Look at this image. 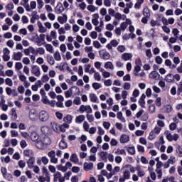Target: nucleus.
I'll return each instance as SVG.
<instances>
[{
	"instance_id": "nucleus-1",
	"label": "nucleus",
	"mask_w": 182,
	"mask_h": 182,
	"mask_svg": "<svg viewBox=\"0 0 182 182\" xmlns=\"http://www.w3.org/2000/svg\"><path fill=\"white\" fill-rule=\"evenodd\" d=\"M38 119L40 122H42L43 123L48 122L49 120V112L46 110H41L38 113Z\"/></svg>"
},
{
	"instance_id": "nucleus-2",
	"label": "nucleus",
	"mask_w": 182,
	"mask_h": 182,
	"mask_svg": "<svg viewBox=\"0 0 182 182\" xmlns=\"http://www.w3.org/2000/svg\"><path fill=\"white\" fill-rule=\"evenodd\" d=\"M164 134L167 139V140H168V141H177V140H178V138L180 137L178 136V134H171V132H170V131L166 130L164 132Z\"/></svg>"
},
{
	"instance_id": "nucleus-3",
	"label": "nucleus",
	"mask_w": 182,
	"mask_h": 182,
	"mask_svg": "<svg viewBox=\"0 0 182 182\" xmlns=\"http://www.w3.org/2000/svg\"><path fill=\"white\" fill-rule=\"evenodd\" d=\"M80 112L81 113H85V112H86L87 113H93V109H92V107H90V105H81L80 107Z\"/></svg>"
},
{
	"instance_id": "nucleus-4",
	"label": "nucleus",
	"mask_w": 182,
	"mask_h": 182,
	"mask_svg": "<svg viewBox=\"0 0 182 182\" xmlns=\"http://www.w3.org/2000/svg\"><path fill=\"white\" fill-rule=\"evenodd\" d=\"M11 53V50L8 49V48H4L3 49V60L4 62H8L11 59V55H9Z\"/></svg>"
},
{
	"instance_id": "nucleus-5",
	"label": "nucleus",
	"mask_w": 182,
	"mask_h": 182,
	"mask_svg": "<svg viewBox=\"0 0 182 182\" xmlns=\"http://www.w3.org/2000/svg\"><path fill=\"white\" fill-rule=\"evenodd\" d=\"M31 73L34 75V76L39 77V76H41V68L38 65H31Z\"/></svg>"
},
{
	"instance_id": "nucleus-6",
	"label": "nucleus",
	"mask_w": 182,
	"mask_h": 182,
	"mask_svg": "<svg viewBox=\"0 0 182 182\" xmlns=\"http://www.w3.org/2000/svg\"><path fill=\"white\" fill-rule=\"evenodd\" d=\"M53 181L54 182H64L65 181V177L62 176V173L59 171L56 172L53 175Z\"/></svg>"
},
{
	"instance_id": "nucleus-7",
	"label": "nucleus",
	"mask_w": 182,
	"mask_h": 182,
	"mask_svg": "<svg viewBox=\"0 0 182 182\" xmlns=\"http://www.w3.org/2000/svg\"><path fill=\"white\" fill-rule=\"evenodd\" d=\"M129 25H132V20L129 18H126V21L121 23L119 28L121 31H126Z\"/></svg>"
},
{
	"instance_id": "nucleus-8",
	"label": "nucleus",
	"mask_w": 182,
	"mask_h": 182,
	"mask_svg": "<svg viewBox=\"0 0 182 182\" xmlns=\"http://www.w3.org/2000/svg\"><path fill=\"white\" fill-rule=\"evenodd\" d=\"M119 45V41L117 40H112L110 41L109 44L106 46V48L108 49V50H112L113 48H116Z\"/></svg>"
},
{
	"instance_id": "nucleus-9",
	"label": "nucleus",
	"mask_w": 182,
	"mask_h": 182,
	"mask_svg": "<svg viewBox=\"0 0 182 182\" xmlns=\"http://www.w3.org/2000/svg\"><path fill=\"white\" fill-rule=\"evenodd\" d=\"M95 168V164L92 162H85L84 163V170L85 171H90Z\"/></svg>"
},
{
	"instance_id": "nucleus-10",
	"label": "nucleus",
	"mask_w": 182,
	"mask_h": 182,
	"mask_svg": "<svg viewBox=\"0 0 182 182\" xmlns=\"http://www.w3.org/2000/svg\"><path fill=\"white\" fill-rule=\"evenodd\" d=\"M35 146L39 150H45V146L43 145V142L42 141V138L40 137L39 139L35 141Z\"/></svg>"
},
{
	"instance_id": "nucleus-11",
	"label": "nucleus",
	"mask_w": 182,
	"mask_h": 182,
	"mask_svg": "<svg viewBox=\"0 0 182 182\" xmlns=\"http://www.w3.org/2000/svg\"><path fill=\"white\" fill-rule=\"evenodd\" d=\"M30 139L32 141L35 143L36 141H38V140L40 139L41 137L39 136V134H38V132L33 131L30 134Z\"/></svg>"
},
{
	"instance_id": "nucleus-12",
	"label": "nucleus",
	"mask_w": 182,
	"mask_h": 182,
	"mask_svg": "<svg viewBox=\"0 0 182 182\" xmlns=\"http://www.w3.org/2000/svg\"><path fill=\"white\" fill-rule=\"evenodd\" d=\"M100 56L102 59H104V60H109V59H110V53L107 51H100Z\"/></svg>"
},
{
	"instance_id": "nucleus-13",
	"label": "nucleus",
	"mask_w": 182,
	"mask_h": 182,
	"mask_svg": "<svg viewBox=\"0 0 182 182\" xmlns=\"http://www.w3.org/2000/svg\"><path fill=\"white\" fill-rule=\"evenodd\" d=\"M132 58H133V54L131 53H124L122 55V59L127 62V60H132Z\"/></svg>"
},
{
	"instance_id": "nucleus-14",
	"label": "nucleus",
	"mask_w": 182,
	"mask_h": 182,
	"mask_svg": "<svg viewBox=\"0 0 182 182\" xmlns=\"http://www.w3.org/2000/svg\"><path fill=\"white\" fill-rule=\"evenodd\" d=\"M41 140L43 141L44 149H46V147H48V146L50 145V143H52V141H50V138L48 136L41 137Z\"/></svg>"
},
{
	"instance_id": "nucleus-15",
	"label": "nucleus",
	"mask_w": 182,
	"mask_h": 182,
	"mask_svg": "<svg viewBox=\"0 0 182 182\" xmlns=\"http://www.w3.org/2000/svg\"><path fill=\"white\" fill-rule=\"evenodd\" d=\"M39 182H50V176L43 175L38 178Z\"/></svg>"
},
{
	"instance_id": "nucleus-16",
	"label": "nucleus",
	"mask_w": 182,
	"mask_h": 182,
	"mask_svg": "<svg viewBox=\"0 0 182 182\" xmlns=\"http://www.w3.org/2000/svg\"><path fill=\"white\" fill-rule=\"evenodd\" d=\"M23 156L28 159L33 158V151L32 149H25L23 151Z\"/></svg>"
},
{
	"instance_id": "nucleus-17",
	"label": "nucleus",
	"mask_w": 182,
	"mask_h": 182,
	"mask_svg": "<svg viewBox=\"0 0 182 182\" xmlns=\"http://www.w3.org/2000/svg\"><path fill=\"white\" fill-rule=\"evenodd\" d=\"M36 116H37L36 110L31 109L29 112L30 120H31L32 122H35V120H36Z\"/></svg>"
},
{
	"instance_id": "nucleus-18",
	"label": "nucleus",
	"mask_w": 182,
	"mask_h": 182,
	"mask_svg": "<svg viewBox=\"0 0 182 182\" xmlns=\"http://www.w3.org/2000/svg\"><path fill=\"white\" fill-rule=\"evenodd\" d=\"M22 56H23V54L21 52L14 53L12 59L17 61L21 60V59H22Z\"/></svg>"
},
{
	"instance_id": "nucleus-19",
	"label": "nucleus",
	"mask_w": 182,
	"mask_h": 182,
	"mask_svg": "<svg viewBox=\"0 0 182 182\" xmlns=\"http://www.w3.org/2000/svg\"><path fill=\"white\" fill-rule=\"evenodd\" d=\"M149 77L150 79H154V80H159L160 78V74H159L157 71H153L149 73Z\"/></svg>"
},
{
	"instance_id": "nucleus-20",
	"label": "nucleus",
	"mask_w": 182,
	"mask_h": 182,
	"mask_svg": "<svg viewBox=\"0 0 182 182\" xmlns=\"http://www.w3.org/2000/svg\"><path fill=\"white\" fill-rule=\"evenodd\" d=\"M85 119H86V116L83 114L79 115L75 118V123H77V124H81V123L82 122H85Z\"/></svg>"
},
{
	"instance_id": "nucleus-21",
	"label": "nucleus",
	"mask_w": 182,
	"mask_h": 182,
	"mask_svg": "<svg viewBox=\"0 0 182 182\" xmlns=\"http://www.w3.org/2000/svg\"><path fill=\"white\" fill-rule=\"evenodd\" d=\"M58 21L61 23V25L66 23V22H68V16L66 14H63V16H59L58 18Z\"/></svg>"
},
{
	"instance_id": "nucleus-22",
	"label": "nucleus",
	"mask_w": 182,
	"mask_h": 182,
	"mask_svg": "<svg viewBox=\"0 0 182 182\" xmlns=\"http://www.w3.org/2000/svg\"><path fill=\"white\" fill-rule=\"evenodd\" d=\"M37 25L39 28V32L40 33H45L47 32L48 29H46V28H45V26H43V24L42 23V22L38 21L37 23Z\"/></svg>"
},
{
	"instance_id": "nucleus-23",
	"label": "nucleus",
	"mask_w": 182,
	"mask_h": 182,
	"mask_svg": "<svg viewBox=\"0 0 182 182\" xmlns=\"http://www.w3.org/2000/svg\"><path fill=\"white\" fill-rule=\"evenodd\" d=\"M93 18L92 19V23L94 25V26H97V25H99V14H93Z\"/></svg>"
},
{
	"instance_id": "nucleus-24",
	"label": "nucleus",
	"mask_w": 182,
	"mask_h": 182,
	"mask_svg": "<svg viewBox=\"0 0 182 182\" xmlns=\"http://www.w3.org/2000/svg\"><path fill=\"white\" fill-rule=\"evenodd\" d=\"M89 99L92 103H97V100H99L97 95H96L95 93H90L89 95Z\"/></svg>"
},
{
	"instance_id": "nucleus-25",
	"label": "nucleus",
	"mask_w": 182,
	"mask_h": 182,
	"mask_svg": "<svg viewBox=\"0 0 182 182\" xmlns=\"http://www.w3.org/2000/svg\"><path fill=\"white\" fill-rule=\"evenodd\" d=\"M165 80L168 83H173L174 82V75L169 73L165 77Z\"/></svg>"
},
{
	"instance_id": "nucleus-26",
	"label": "nucleus",
	"mask_w": 182,
	"mask_h": 182,
	"mask_svg": "<svg viewBox=\"0 0 182 182\" xmlns=\"http://www.w3.org/2000/svg\"><path fill=\"white\" fill-rule=\"evenodd\" d=\"M144 99H146V95L142 94L140 97L138 102L139 103L141 107H144V105H146V102L144 101Z\"/></svg>"
},
{
	"instance_id": "nucleus-27",
	"label": "nucleus",
	"mask_w": 182,
	"mask_h": 182,
	"mask_svg": "<svg viewBox=\"0 0 182 182\" xmlns=\"http://www.w3.org/2000/svg\"><path fill=\"white\" fill-rule=\"evenodd\" d=\"M114 18L117 19L118 21H120V19H122V21H125L127 16L124 14H122L120 13H116L114 15Z\"/></svg>"
},
{
	"instance_id": "nucleus-28",
	"label": "nucleus",
	"mask_w": 182,
	"mask_h": 182,
	"mask_svg": "<svg viewBox=\"0 0 182 182\" xmlns=\"http://www.w3.org/2000/svg\"><path fill=\"white\" fill-rule=\"evenodd\" d=\"M120 141L121 143H123V144L127 143L130 141V137H129L128 135L122 134L120 138Z\"/></svg>"
},
{
	"instance_id": "nucleus-29",
	"label": "nucleus",
	"mask_w": 182,
	"mask_h": 182,
	"mask_svg": "<svg viewBox=\"0 0 182 182\" xmlns=\"http://www.w3.org/2000/svg\"><path fill=\"white\" fill-rule=\"evenodd\" d=\"M27 164L29 168H33V165L35 164V158H29V159L27 161Z\"/></svg>"
},
{
	"instance_id": "nucleus-30",
	"label": "nucleus",
	"mask_w": 182,
	"mask_h": 182,
	"mask_svg": "<svg viewBox=\"0 0 182 182\" xmlns=\"http://www.w3.org/2000/svg\"><path fill=\"white\" fill-rule=\"evenodd\" d=\"M58 129L63 132L65 133L66 132V129H69V124L64 123L58 126Z\"/></svg>"
},
{
	"instance_id": "nucleus-31",
	"label": "nucleus",
	"mask_w": 182,
	"mask_h": 182,
	"mask_svg": "<svg viewBox=\"0 0 182 182\" xmlns=\"http://www.w3.org/2000/svg\"><path fill=\"white\" fill-rule=\"evenodd\" d=\"M104 68L105 69H110L111 70H113V69H114V66L113 65V63L108 61L106 62L104 65Z\"/></svg>"
},
{
	"instance_id": "nucleus-32",
	"label": "nucleus",
	"mask_w": 182,
	"mask_h": 182,
	"mask_svg": "<svg viewBox=\"0 0 182 182\" xmlns=\"http://www.w3.org/2000/svg\"><path fill=\"white\" fill-rule=\"evenodd\" d=\"M59 148L60 149V150H65V149H68V143H66L65 140L62 139L60 141Z\"/></svg>"
},
{
	"instance_id": "nucleus-33",
	"label": "nucleus",
	"mask_w": 182,
	"mask_h": 182,
	"mask_svg": "<svg viewBox=\"0 0 182 182\" xmlns=\"http://www.w3.org/2000/svg\"><path fill=\"white\" fill-rule=\"evenodd\" d=\"M72 120H73V117H72V115H70V114H68L63 118V122H65V123H66V124L72 123Z\"/></svg>"
},
{
	"instance_id": "nucleus-34",
	"label": "nucleus",
	"mask_w": 182,
	"mask_h": 182,
	"mask_svg": "<svg viewBox=\"0 0 182 182\" xmlns=\"http://www.w3.org/2000/svg\"><path fill=\"white\" fill-rule=\"evenodd\" d=\"M143 15L145 18H150V9L149 7H145L143 10Z\"/></svg>"
},
{
	"instance_id": "nucleus-35",
	"label": "nucleus",
	"mask_w": 182,
	"mask_h": 182,
	"mask_svg": "<svg viewBox=\"0 0 182 182\" xmlns=\"http://www.w3.org/2000/svg\"><path fill=\"white\" fill-rule=\"evenodd\" d=\"M117 117L119 119V120L122 122V123H126V119H124V117H123V113L122 112H117Z\"/></svg>"
},
{
	"instance_id": "nucleus-36",
	"label": "nucleus",
	"mask_w": 182,
	"mask_h": 182,
	"mask_svg": "<svg viewBox=\"0 0 182 182\" xmlns=\"http://www.w3.org/2000/svg\"><path fill=\"white\" fill-rule=\"evenodd\" d=\"M164 110L165 113H171L173 111V107H171L170 105H166L164 107Z\"/></svg>"
},
{
	"instance_id": "nucleus-37",
	"label": "nucleus",
	"mask_w": 182,
	"mask_h": 182,
	"mask_svg": "<svg viewBox=\"0 0 182 182\" xmlns=\"http://www.w3.org/2000/svg\"><path fill=\"white\" fill-rule=\"evenodd\" d=\"M53 56L54 59L58 62H60V60H62V56H60V53H59V51L54 53Z\"/></svg>"
},
{
	"instance_id": "nucleus-38",
	"label": "nucleus",
	"mask_w": 182,
	"mask_h": 182,
	"mask_svg": "<svg viewBox=\"0 0 182 182\" xmlns=\"http://www.w3.org/2000/svg\"><path fill=\"white\" fill-rule=\"evenodd\" d=\"M45 48L47 52H49L50 53H53L55 52L53 50V46H51V44H46Z\"/></svg>"
},
{
	"instance_id": "nucleus-39",
	"label": "nucleus",
	"mask_w": 182,
	"mask_h": 182,
	"mask_svg": "<svg viewBox=\"0 0 182 182\" xmlns=\"http://www.w3.org/2000/svg\"><path fill=\"white\" fill-rule=\"evenodd\" d=\"M114 153L117 154V156H126V151L124 149H117Z\"/></svg>"
},
{
	"instance_id": "nucleus-40",
	"label": "nucleus",
	"mask_w": 182,
	"mask_h": 182,
	"mask_svg": "<svg viewBox=\"0 0 182 182\" xmlns=\"http://www.w3.org/2000/svg\"><path fill=\"white\" fill-rule=\"evenodd\" d=\"M51 126H52L53 130H54L56 133L59 132V125L58 124V123L55 122H51Z\"/></svg>"
},
{
	"instance_id": "nucleus-41",
	"label": "nucleus",
	"mask_w": 182,
	"mask_h": 182,
	"mask_svg": "<svg viewBox=\"0 0 182 182\" xmlns=\"http://www.w3.org/2000/svg\"><path fill=\"white\" fill-rule=\"evenodd\" d=\"M108 155L109 154L107 152H105V151L101 152L100 156H101L102 160H103V161H107Z\"/></svg>"
},
{
	"instance_id": "nucleus-42",
	"label": "nucleus",
	"mask_w": 182,
	"mask_h": 182,
	"mask_svg": "<svg viewBox=\"0 0 182 182\" xmlns=\"http://www.w3.org/2000/svg\"><path fill=\"white\" fill-rule=\"evenodd\" d=\"M127 151H128L129 154H131V156L136 154V149H135L134 146L128 147Z\"/></svg>"
},
{
	"instance_id": "nucleus-43",
	"label": "nucleus",
	"mask_w": 182,
	"mask_h": 182,
	"mask_svg": "<svg viewBox=\"0 0 182 182\" xmlns=\"http://www.w3.org/2000/svg\"><path fill=\"white\" fill-rule=\"evenodd\" d=\"M70 161H73V163H77V161H79V159H77V155H76V154H73L71 155Z\"/></svg>"
},
{
	"instance_id": "nucleus-44",
	"label": "nucleus",
	"mask_w": 182,
	"mask_h": 182,
	"mask_svg": "<svg viewBox=\"0 0 182 182\" xmlns=\"http://www.w3.org/2000/svg\"><path fill=\"white\" fill-rule=\"evenodd\" d=\"M41 131L43 134H48V133H49V127L43 126L41 129Z\"/></svg>"
},
{
	"instance_id": "nucleus-45",
	"label": "nucleus",
	"mask_w": 182,
	"mask_h": 182,
	"mask_svg": "<svg viewBox=\"0 0 182 182\" xmlns=\"http://www.w3.org/2000/svg\"><path fill=\"white\" fill-rule=\"evenodd\" d=\"M47 61L51 66H53V65H55V58H53V56L48 57Z\"/></svg>"
},
{
	"instance_id": "nucleus-46",
	"label": "nucleus",
	"mask_w": 182,
	"mask_h": 182,
	"mask_svg": "<svg viewBox=\"0 0 182 182\" xmlns=\"http://www.w3.org/2000/svg\"><path fill=\"white\" fill-rule=\"evenodd\" d=\"M41 80L43 83H46L47 82H49V75H48V74L43 75Z\"/></svg>"
},
{
	"instance_id": "nucleus-47",
	"label": "nucleus",
	"mask_w": 182,
	"mask_h": 182,
	"mask_svg": "<svg viewBox=\"0 0 182 182\" xmlns=\"http://www.w3.org/2000/svg\"><path fill=\"white\" fill-rule=\"evenodd\" d=\"M3 177L6 180H8V181H12V180H14V178L12 177V175L9 173H6Z\"/></svg>"
},
{
	"instance_id": "nucleus-48",
	"label": "nucleus",
	"mask_w": 182,
	"mask_h": 182,
	"mask_svg": "<svg viewBox=\"0 0 182 182\" xmlns=\"http://www.w3.org/2000/svg\"><path fill=\"white\" fill-rule=\"evenodd\" d=\"M64 11L65 8L62 4H60V6H58V8H57V9L55 10V12L56 14H58V15H59L60 14H62V12H63Z\"/></svg>"
},
{
	"instance_id": "nucleus-49",
	"label": "nucleus",
	"mask_w": 182,
	"mask_h": 182,
	"mask_svg": "<svg viewBox=\"0 0 182 182\" xmlns=\"http://www.w3.org/2000/svg\"><path fill=\"white\" fill-rule=\"evenodd\" d=\"M11 115L14 120H16L18 119V114H16V109H15V108L11 109Z\"/></svg>"
},
{
	"instance_id": "nucleus-50",
	"label": "nucleus",
	"mask_w": 182,
	"mask_h": 182,
	"mask_svg": "<svg viewBox=\"0 0 182 182\" xmlns=\"http://www.w3.org/2000/svg\"><path fill=\"white\" fill-rule=\"evenodd\" d=\"M23 68V65H22V63L21 62H17L15 64V69L16 70H21Z\"/></svg>"
},
{
	"instance_id": "nucleus-51",
	"label": "nucleus",
	"mask_w": 182,
	"mask_h": 182,
	"mask_svg": "<svg viewBox=\"0 0 182 182\" xmlns=\"http://www.w3.org/2000/svg\"><path fill=\"white\" fill-rule=\"evenodd\" d=\"M167 162L169 164H174L176 163V156H171L170 158L168 159Z\"/></svg>"
},
{
	"instance_id": "nucleus-52",
	"label": "nucleus",
	"mask_w": 182,
	"mask_h": 182,
	"mask_svg": "<svg viewBox=\"0 0 182 182\" xmlns=\"http://www.w3.org/2000/svg\"><path fill=\"white\" fill-rule=\"evenodd\" d=\"M92 87L95 89V90H99L102 87V85H100L99 82H94L92 83Z\"/></svg>"
},
{
	"instance_id": "nucleus-53",
	"label": "nucleus",
	"mask_w": 182,
	"mask_h": 182,
	"mask_svg": "<svg viewBox=\"0 0 182 182\" xmlns=\"http://www.w3.org/2000/svg\"><path fill=\"white\" fill-rule=\"evenodd\" d=\"M156 172L158 174L157 178L159 179L161 178V177L163 176V171L161 170V168H156Z\"/></svg>"
},
{
	"instance_id": "nucleus-54",
	"label": "nucleus",
	"mask_w": 182,
	"mask_h": 182,
	"mask_svg": "<svg viewBox=\"0 0 182 182\" xmlns=\"http://www.w3.org/2000/svg\"><path fill=\"white\" fill-rule=\"evenodd\" d=\"M18 164L20 168H25V167L26 166V163L23 160H20Z\"/></svg>"
},
{
	"instance_id": "nucleus-55",
	"label": "nucleus",
	"mask_w": 182,
	"mask_h": 182,
	"mask_svg": "<svg viewBox=\"0 0 182 182\" xmlns=\"http://www.w3.org/2000/svg\"><path fill=\"white\" fill-rule=\"evenodd\" d=\"M37 4L38 9H42V8H43V5H45V3H43V0H37Z\"/></svg>"
},
{
	"instance_id": "nucleus-56",
	"label": "nucleus",
	"mask_w": 182,
	"mask_h": 182,
	"mask_svg": "<svg viewBox=\"0 0 182 182\" xmlns=\"http://www.w3.org/2000/svg\"><path fill=\"white\" fill-rule=\"evenodd\" d=\"M22 62L23 65H31V60H29V58L28 57L23 58Z\"/></svg>"
},
{
	"instance_id": "nucleus-57",
	"label": "nucleus",
	"mask_w": 182,
	"mask_h": 182,
	"mask_svg": "<svg viewBox=\"0 0 182 182\" xmlns=\"http://www.w3.org/2000/svg\"><path fill=\"white\" fill-rule=\"evenodd\" d=\"M6 76H8L9 77H12L14 76V70H7L5 71Z\"/></svg>"
},
{
	"instance_id": "nucleus-58",
	"label": "nucleus",
	"mask_w": 182,
	"mask_h": 182,
	"mask_svg": "<svg viewBox=\"0 0 182 182\" xmlns=\"http://www.w3.org/2000/svg\"><path fill=\"white\" fill-rule=\"evenodd\" d=\"M87 11H90V12H96V6L93 5H89L87 7Z\"/></svg>"
},
{
	"instance_id": "nucleus-59",
	"label": "nucleus",
	"mask_w": 182,
	"mask_h": 182,
	"mask_svg": "<svg viewBox=\"0 0 182 182\" xmlns=\"http://www.w3.org/2000/svg\"><path fill=\"white\" fill-rule=\"evenodd\" d=\"M5 82H6V85H7V86H14V82H12V80L11 78H6L5 80Z\"/></svg>"
},
{
	"instance_id": "nucleus-60",
	"label": "nucleus",
	"mask_w": 182,
	"mask_h": 182,
	"mask_svg": "<svg viewBox=\"0 0 182 182\" xmlns=\"http://www.w3.org/2000/svg\"><path fill=\"white\" fill-rule=\"evenodd\" d=\"M10 133L11 137H18V136H19V133L16 130H11Z\"/></svg>"
},
{
	"instance_id": "nucleus-61",
	"label": "nucleus",
	"mask_w": 182,
	"mask_h": 182,
	"mask_svg": "<svg viewBox=\"0 0 182 182\" xmlns=\"http://www.w3.org/2000/svg\"><path fill=\"white\" fill-rule=\"evenodd\" d=\"M18 79L19 80H21V82H25L26 81V76H25V75L22 74L20 73V74H18Z\"/></svg>"
},
{
	"instance_id": "nucleus-62",
	"label": "nucleus",
	"mask_w": 182,
	"mask_h": 182,
	"mask_svg": "<svg viewBox=\"0 0 182 182\" xmlns=\"http://www.w3.org/2000/svg\"><path fill=\"white\" fill-rule=\"evenodd\" d=\"M123 176L126 180H129L130 178V171H124Z\"/></svg>"
},
{
	"instance_id": "nucleus-63",
	"label": "nucleus",
	"mask_w": 182,
	"mask_h": 182,
	"mask_svg": "<svg viewBox=\"0 0 182 182\" xmlns=\"http://www.w3.org/2000/svg\"><path fill=\"white\" fill-rule=\"evenodd\" d=\"M30 6L31 11H32V9H36V1H31L30 2Z\"/></svg>"
},
{
	"instance_id": "nucleus-64",
	"label": "nucleus",
	"mask_w": 182,
	"mask_h": 182,
	"mask_svg": "<svg viewBox=\"0 0 182 182\" xmlns=\"http://www.w3.org/2000/svg\"><path fill=\"white\" fill-rule=\"evenodd\" d=\"M23 73H25V75H27V76H29V73H30L29 67H28V65L24 66L23 69Z\"/></svg>"
}]
</instances>
